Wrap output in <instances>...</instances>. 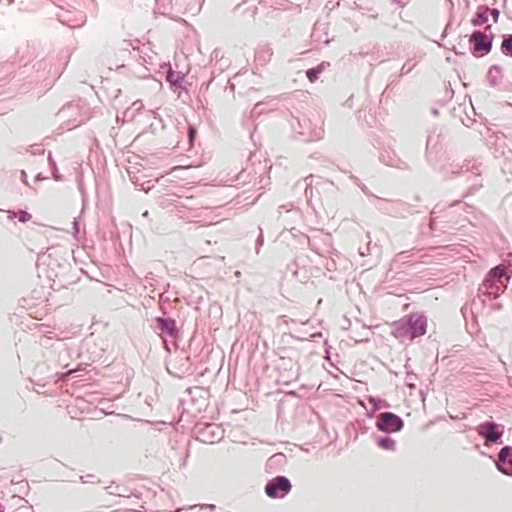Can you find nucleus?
<instances>
[{
  "label": "nucleus",
  "instance_id": "1",
  "mask_svg": "<svg viewBox=\"0 0 512 512\" xmlns=\"http://www.w3.org/2000/svg\"><path fill=\"white\" fill-rule=\"evenodd\" d=\"M391 334L401 343L413 342L427 332V316L423 312H411L391 324Z\"/></svg>",
  "mask_w": 512,
  "mask_h": 512
},
{
  "label": "nucleus",
  "instance_id": "2",
  "mask_svg": "<svg viewBox=\"0 0 512 512\" xmlns=\"http://www.w3.org/2000/svg\"><path fill=\"white\" fill-rule=\"evenodd\" d=\"M504 277L505 270L502 266L497 265L490 269L478 288V296L488 299L498 298L507 288Z\"/></svg>",
  "mask_w": 512,
  "mask_h": 512
},
{
  "label": "nucleus",
  "instance_id": "3",
  "mask_svg": "<svg viewBox=\"0 0 512 512\" xmlns=\"http://www.w3.org/2000/svg\"><path fill=\"white\" fill-rule=\"evenodd\" d=\"M146 388L143 391H139L136 395V397L133 398V404L134 407L133 413L136 415V417H133L130 415V420L137 421L144 425L148 432H151L152 429L150 427L151 422L150 421H142L141 418L138 416H148L152 412V402L154 401V397L151 394V389L153 386V380L148 379L146 381Z\"/></svg>",
  "mask_w": 512,
  "mask_h": 512
},
{
  "label": "nucleus",
  "instance_id": "4",
  "mask_svg": "<svg viewBox=\"0 0 512 512\" xmlns=\"http://www.w3.org/2000/svg\"><path fill=\"white\" fill-rule=\"evenodd\" d=\"M154 323V329L161 337L166 351L170 352L171 346L177 349L180 331L177 327L176 320L171 317L158 316L154 318Z\"/></svg>",
  "mask_w": 512,
  "mask_h": 512
},
{
  "label": "nucleus",
  "instance_id": "5",
  "mask_svg": "<svg viewBox=\"0 0 512 512\" xmlns=\"http://www.w3.org/2000/svg\"><path fill=\"white\" fill-rule=\"evenodd\" d=\"M130 60H133V72L138 77L145 78L148 76L149 69L147 64L153 65V57L149 54L152 52L149 44H141L140 40H130Z\"/></svg>",
  "mask_w": 512,
  "mask_h": 512
},
{
  "label": "nucleus",
  "instance_id": "6",
  "mask_svg": "<svg viewBox=\"0 0 512 512\" xmlns=\"http://www.w3.org/2000/svg\"><path fill=\"white\" fill-rule=\"evenodd\" d=\"M491 28V25H486L484 31L474 30L470 34V51L474 57H483L491 52L494 40V33Z\"/></svg>",
  "mask_w": 512,
  "mask_h": 512
},
{
  "label": "nucleus",
  "instance_id": "7",
  "mask_svg": "<svg viewBox=\"0 0 512 512\" xmlns=\"http://www.w3.org/2000/svg\"><path fill=\"white\" fill-rule=\"evenodd\" d=\"M292 490L290 479L284 475H277L268 480L264 487V492L271 499H282Z\"/></svg>",
  "mask_w": 512,
  "mask_h": 512
},
{
  "label": "nucleus",
  "instance_id": "8",
  "mask_svg": "<svg viewBox=\"0 0 512 512\" xmlns=\"http://www.w3.org/2000/svg\"><path fill=\"white\" fill-rule=\"evenodd\" d=\"M375 426L387 434L400 432L404 427V420L393 412H383L377 416Z\"/></svg>",
  "mask_w": 512,
  "mask_h": 512
},
{
  "label": "nucleus",
  "instance_id": "9",
  "mask_svg": "<svg viewBox=\"0 0 512 512\" xmlns=\"http://www.w3.org/2000/svg\"><path fill=\"white\" fill-rule=\"evenodd\" d=\"M476 432L486 444H498L501 442L504 430L494 421H485L476 427Z\"/></svg>",
  "mask_w": 512,
  "mask_h": 512
},
{
  "label": "nucleus",
  "instance_id": "10",
  "mask_svg": "<svg viewBox=\"0 0 512 512\" xmlns=\"http://www.w3.org/2000/svg\"><path fill=\"white\" fill-rule=\"evenodd\" d=\"M495 464L501 473L512 476V446L501 448Z\"/></svg>",
  "mask_w": 512,
  "mask_h": 512
},
{
  "label": "nucleus",
  "instance_id": "11",
  "mask_svg": "<svg viewBox=\"0 0 512 512\" xmlns=\"http://www.w3.org/2000/svg\"><path fill=\"white\" fill-rule=\"evenodd\" d=\"M379 159L382 163H384L387 166L396 167L400 169L408 168L407 163L399 159L394 152L384 151L380 154Z\"/></svg>",
  "mask_w": 512,
  "mask_h": 512
},
{
  "label": "nucleus",
  "instance_id": "12",
  "mask_svg": "<svg viewBox=\"0 0 512 512\" xmlns=\"http://www.w3.org/2000/svg\"><path fill=\"white\" fill-rule=\"evenodd\" d=\"M199 433L201 435L200 440L203 442L213 443L221 439L219 429L214 424L207 425Z\"/></svg>",
  "mask_w": 512,
  "mask_h": 512
},
{
  "label": "nucleus",
  "instance_id": "13",
  "mask_svg": "<svg viewBox=\"0 0 512 512\" xmlns=\"http://www.w3.org/2000/svg\"><path fill=\"white\" fill-rule=\"evenodd\" d=\"M489 11H490L489 6H487L485 4L479 5L476 9L474 16L471 19V24L474 27H478V26H481V25L487 23Z\"/></svg>",
  "mask_w": 512,
  "mask_h": 512
},
{
  "label": "nucleus",
  "instance_id": "14",
  "mask_svg": "<svg viewBox=\"0 0 512 512\" xmlns=\"http://www.w3.org/2000/svg\"><path fill=\"white\" fill-rule=\"evenodd\" d=\"M374 198L377 200L375 204L376 209L389 215L396 212L395 205H402L400 201H391L377 196H374Z\"/></svg>",
  "mask_w": 512,
  "mask_h": 512
},
{
  "label": "nucleus",
  "instance_id": "15",
  "mask_svg": "<svg viewBox=\"0 0 512 512\" xmlns=\"http://www.w3.org/2000/svg\"><path fill=\"white\" fill-rule=\"evenodd\" d=\"M166 80L170 83L171 89L176 92L178 89L183 88L184 74L170 69L167 73Z\"/></svg>",
  "mask_w": 512,
  "mask_h": 512
},
{
  "label": "nucleus",
  "instance_id": "16",
  "mask_svg": "<svg viewBox=\"0 0 512 512\" xmlns=\"http://www.w3.org/2000/svg\"><path fill=\"white\" fill-rule=\"evenodd\" d=\"M298 125L300 128H302V124L299 120ZM298 133L301 136H304L306 141H317L323 138L324 129L322 127H315L313 129H310L308 132L305 131L304 129H301L298 131Z\"/></svg>",
  "mask_w": 512,
  "mask_h": 512
},
{
  "label": "nucleus",
  "instance_id": "17",
  "mask_svg": "<svg viewBox=\"0 0 512 512\" xmlns=\"http://www.w3.org/2000/svg\"><path fill=\"white\" fill-rule=\"evenodd\" d=\"M439 137H440V135L436 134V133H431L427 137L425 156H426L427 161H429V162L431 161V155L433 153L438 152L437 146L439 143Z\"/></svg>",
  "mask_w": 512,
  "mask_h": 512
},
{
  "label": "nucleus",
  "instance_id": "18",
  "mask_svg": "<svg viewBox=\"0 0 512 512\" xmlns=\"http://www.w3.org/2000/svg\"><path fill=\"white\" fill-rule=\"evenodd\" d=\"M502 68L499 65H492L487 72V79L492 87H496L499 84V78L501 77Z\"/></svg>",
  "mask_w": 512,
  "mask_h": 512
},
{
  "label": "nucleus",
  "instance_id": "19",
  "mask_svg": "<svg viewBox=\"0 0 512 512\" xmlns=\"http://www.w3.org/2000/svg\"><path fill=\"white\" fill-rule=\"evenodd\" d=\"M375 442L378 447L387 451H394L396 447L395 440L388 435L376 437Z\"/></svg>",
  "mask_w": 512,
  "mask_h": 512
},
{
  "label": "nucleus",
  "instance_id": "20",
  "mask_svg": "<svg viewBox=\"0 0 512 512\" xmlns=\"http://www.w3.org/2000/svg\"><path fill=\"white\" fill-rule=\"evenodd\" d=\"M150 494L149 489L145 488L144 486L137 487L132 481L130 480V499L132 497L136 499L142 500L143 498L148 497Z\"/></svg>",
  "mask_w": 512,
  "mask_h": 512
},
{
  "label": "nucleus",
  "instance_id": "21",
  "mask_svg": "<svg viewBox=\"0 0 512 512\" xmlns=\"http://www.w3.org/2000/svg\"><path fill=\"white\" fill-rule=\"evenodd\" d=\"M326 62H322L319 65L309 68L306 70V77L311 82L314 83L319 79L320 74L325 69Z\"/></svg>",
  "mask_w": 512,
  "mask_h": 512
},
{
  "label": "nucleus",
  "instance_id": "22",
  "mask_svg": "<svg viewBox=\"0 0 512 512\" xmlns=\"http://www.w3.org/2000/svg\"><path fill=\"white\" fill-rule=\"evenodd\" d=\"M500 50L505 56L512 57V34L502 35Z\"/></svg>",
  "mask_w": 512,
  "mask_h": 512
},
{
  "label": "nucleus",
  "instance_id": "23",
  "mask_svg": "<svg viewBox=\"0 0 512 512\" xmlns=\"http://www.w3.org/2000/svg\"><path fill=\"white\" fill-rule=\"evenodd\" d=\"M369 403L372 405V411L367 414V416L369 418L373 417L374 411H377V410H379L381 408L389 407V404H388V402L386 400L380 399V398H376V397H370L369 398Z\"/></svg>",
  "mask_w": 512,
  "mask_h": 512
},
{
  "label": "nucleus",
  "instance_id": "24",
  "mask_svg": "<svg viewBox=\"0 0 512 512\" xmlns=\"http://www.w3.org/2000/svg\"><path fill=\"white\" fill-rule=\"evenodd\" d=\"M156 9L159 14H168L173 7V0H155Z\"/></svg>",
  "mask_w": 512,
  "mask_h": 512
},
{
  "label": "nucleus",
  "instance_id": "25",
  "mask_svg": "<svg viewBox=\"0 0 512 512\" xmlns=\"http://www.w3.org/2000/svg\"><path fill=\"white\" fill-rule=\"evenodd\" d=\"M196 133H197L196 128L192 125H189L187 135H188L189 142L191 144H193V142L195 140Z\"/></svg>",
  "mask_w": 512,
  "mask_h": 512
},
{
  "label": "nucleus",
  "instance_id": "26",
  "mask_svg": "<svg viewBox=\"0 0 512 512\" xmlns=\"http://www.w3.org/2000/svg\"><path fill=\"white\" fill-rule=\"evenodd\" d=\"M415 378H417V376L413 372L407 373L408 381L406 382V386L409 387L410 389H414L416 387L415 384L413 383V380Z\"/></svg>",
  "mask_w": 512,
  "mask_h": 512
},
{
  "label": "nucleus",
  "instance_id": "27",
  "mask_svg": "<svg viewBox=\"0 0 512 512\" xmlns=\"http://www.w3.org/2000/svg\"><path fill=\"white\" fill-rule=\"evenodd\" d=\"M144 108V105L142 103V101L140 100H137V101H134L131 105H130V110H134L135 112H139L141 111L142 109Z\"/></svg>",
  "mask_w": 512,
  "mask_h": 512
},
{
  "label": "nucleus",
  "instance_id": "28",
  "mask_svg": "<svg viewBox=\"0 0 512 512\" xmlns=\"http://www.w3.org/2000/svg\"><path fill=\"white\" fill-rule=\"evenodd\" d=\"M480 187H482V184H474L472 185L467 192L463 195L464 198L474 194Z\"/></svg>",
  "mask_w": 512,
  "mask_h": 512
},
{
  "label": "nucleus",
  "instance_id": "29",
  "mask_svg": "<svg viewBox=\"0 0 512 512\" xmlns=\"http://www.w3.org/2000/svg\"><path fill=\"white\" fill-rule=\"evenodd\" d=\"M489 14H490V15H491V17H492L493 22H494V23H497V22H498V19H499V16H500V11H499V9H497V8H490Z\"/></svg>",
  "mask_w": 512,
  "mask_h": 512
},
{
  "label": "nucleus",
  "instance_id": "30",
  "mask_svg": "<svg viewBox=\"0 0 512 512\" xmlns=\"http://www.w3.org/2000/svg\"><path fill=\"white\" fill-rule=\"evenodd\" d=\"M263 243H264V237H263L262 230L260 229V234L258 235V237L256 239V253L257 254L259 253L260 247L263 245Z\"/></svg>",
  "mask_w": 512,
  "mask_h": 512
},
{
  "label": "nucleus",
  "instance_id": "31",
  "mask_svg": "<svg viewBox=\"0 0 512 512\" xmlns=\"http://www.w3.org/2000/svg\"><path fill=\"white\" fill-rule=\"evenodd\" d=\"M199 507L200 509H208L209 511L213 512L216 509V506L214 504H199L191 506V509Z\"/></svg>",
  "mask_w": 512,
  "mask_h": 512
},
{
  "label": "nucleus",
  "instance_id": "32",
  "mask_svg": "<svg viewBox=\"0 0 512 512\" xmlns=\"http://www.w3.org/2000/svg\"><path fill=\"white\" fill-rule=\"evenodd\" d=\"M414 66H415V65H413V66H411V67H407V64L405 63V64L401 67V69H400L399 76L401 77V76H404V75L409 74V73L412 71V69L414 68Z\"/></svg>",
  "mask_w": 512,
  "mask_h": 512
},
{
  "label": "nucleus",
  "instance_id": "33",
  "mask_svg": "<svg viewBox=\"0 0 512 512\" xmlns=\"http://www.w3.org/2000/svg\"><path fill=\"white\" fill-rule=\"evenodd\" d=\"M313 178H314V176L312 174H310L309 176L305 177V179H304V182H305V185H306V188H305V193L306 194L308 193V189L312 185Z\"/></svg>",
  "mask_w": 512,
  "mask_h": 512
},
{
  "label": "nucleus",
  "instance_id": "34",
  "mask_svg": "<svg viewBox=\"0 0 512 512\" xmlns=\"http://www.w3.org/2000/svg\"><path fill=\"white\" fill-rule=\"evenodd\" d=\"M359 187L361 188V190L368 196H372L374 197L375 195H373L369 190L368 188L364 185V184H361L359 185Z\"/></svg>",
  "mask_w": 512,
  "mask_h": 512
},
{
  "label": "nucleus",
  "instance_id": "35",
  "mask_svg": "<svg viewBox=\"0 0 512 512\" xmlns=\"http://www.w3.org/2000/svg\"><path fill=\"white\" fill-rule=\"evenodd\" d=\"M147 184H150V181L147 182ZM153 186L152 185H148L147 187L144 186V184H141V188L140 189H136L137 192H140L142 190H145V191H148L152 188Z\"/></svg>",
  "mask_w": 512,
  "mask_h": 512
},
{
  "label": "nucleus",
  "instance_id": "36",
  "mask_svg": "<svg viewBox=\"0 0 512 512\" xmlns=\"http://www.w3.org/2000/svg\"><path fill=\"white\" fill-rule=\"evenodd\" d=\"M393 3L395 4H398L399 6L401 7H404L406 5V3L404 2V0H391Z\"/></svg>",
  "mask_w": 512,
  "mask_h": 512
},
{
  "label": "nucleus",
  "instance_id": "37",
  "mask_svg": "<svg viewBox=\"0 0 512 512\" xmlns=\"http://www.w3.org/2000/svg\"><path fill=\"white\" fill-rule=\"evenodd\" d=\"M502 308V305L500 303H495L492 305L493 310H500Z\"/></svg>",
  "mask_w": 512,
  "mask_h": 512
},
{
  "label": "nucleus",
  "instance_id": "38",
  "mask_svg": "<svg viewBox=\"0 0 512 512\" xmlns=\"http://www.w3.org/2000/svg\"><path fill=\"white\" fill-rule=\"evenodd\" d=\"M260 106H262V103H261V102H258L257 104H255V106H254V110L258 109Z\"/></svg>",
  "mask_w": 512,
  "mask_h": 512
},
{
  "label": "nucleus",
  "instance_id": "39",
  "mask_svg": "<svg viewBox=\"0 0 512 512\" xmlns=\"http://www.w3.org/2000/svg\"><path fill=\"white\" fill-rule=\"evenodd\" d=\"M431 112H432V114H433V115H438V110H437V109H435V108H434V109H432V111H431Z\"/></svg>",
  "mask_w": 512,
  "mask_h": 512
},
{
  "label": "nucleus",
  "instance_id": "40",
  "mask_svg": "<svg viewBox=\"0 0 512 512\" xmlns=\"http://www.w3.org/2000/svg\"><path fill=\"white\" fill-rule=\"evenodd\" d=\"M393 83H395V80H392L386 87V89H388Z\"/></svg>",
  "mask_w": 512,
  "mask_h": 512
},
{
  "label": "nucleus",
  "instance_id": "41",
  "mask_svg": "<svg viewBox=\"0 0 512 512\" xmlns=\"http://www.w3.org/2000/svg\"><path fill=\"white\" fill-rule=\"evenodd\" d=\"M142 216H143V217H147V216H148V211H147V210H146V211H144V212L142 213Z\"/></svg>",
  "mask_w": 512,
  "mask_h": 512
},
{
  "label": "nucleus",
  "instance_id": "42",
  "mask_svg": "<svg viewBox=\"0 0 512 512\" xmlns=\"http://www.w3.org/2000/svg\"><path fill=\"white\" fill-rule=\"evenodd\" d=\"M129 511H130V512H137V510H136V509H134V508H129Z\"/></svg>",
  "mask_w": 512,
  "mask_h": 512
},
{
  "label": "nucleus",
  "instance_id": "43",
  "mask_svg": "<svg viewBox=\"0 0 512 512\" xmlns=\"http://www.w3.org/2000/svg\"><path fill=\"white\" fill-rule=\"evenodd\" d=\"M360 254H361L362 256H364V255H365V250L360 251Z\"/></svg>",
  "mask_w": 512,
  "mask_h": 512
},
{
  "label": "nucleus",
  "instance_id": "44",
  "mask_svg": "<svg viewBox=\"0 0 512 512\" xmlns=\"http://www.w3.org/2000/svg\"><path fill=\"white\" fill-rule=\"evenodd\" d=\"M360 254H361L362 256H364V255H365V250L360 251Z\"/></svg>",
  "mask_w": 512,
  "mask_h": 512
},
{
  "label": "nucleus",
  "instance_id": "45",
  "mask_svg": "<svg viewBox=\"0 0 512 512\" xmlns=\"http://www.w3.org/2000/svg\"><path fill=\"white\" fill-rule=\"evenodd\" d=\"M129 239H132V234L130 233ZM132 244V240H130V245Z\"/></svg>",
  "mask_w": 512,
  "mask_h": 512
},
{
  "label": "nucleus",
  "instance_id": "46",
  "mask_svg": "<svg viewBox=\"0 0 512 512\" xmlns=\"http://www.w3.org/2000/svg\"><path fill=\"white\" fill-rule=\"evenodd\" d=\"M21 220H22V221H25V220H26V215H25V216H23V217H21Z\"/></svg>",
  "mask_w": 512,
  "mask_h": 512
},
{
  "label": "nucleus",
  "instance_id": "47",
  "mask_svg": "<svg viewBox=\"0 0 512 512\" xmlns=\"http://www.w3.org/2000/svg\"><path fill=\"white\" fill-rule=\"evenodd\" d=\"M292 264H293L294 266H297V262H296V260H294Z\"/></svg>",
  "mask_w": 512,
  "mask_h": 512
},
{
  "label": "nucleus",
  "instance_id": "48",
  "mask_svg": "<svg viewBox=\"0 0 512 512\" xmlns=\"http://www.w3.org/2000/svg\"><path fill=\"white\" fill-rule=\"evenodd\" d=\"M433 223H434V218L432 217L431 218V225H433Z\"/></svg>",
  "mask_w": 512,
  "mask_h": 512
}]
</instances>
